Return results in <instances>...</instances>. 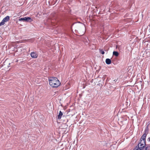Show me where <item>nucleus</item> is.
Here are the masks:
<instances>
[{"label": "nucleus", "instance_id": "1", "mask_svg": "<svg viewBox=\"0 0 150 150\" xmlns=\"http://www.w3.org/2000/svg\"><path fill=\"white\" fill-rule=\"evenodd\" d=\"M48 80L50 85L53 88H57L61 84L59 81L56 77H50L49 78Z\"/></svg>", "mask_w": 150, "mask_h": 150}, {"label": "nucleus", "instance_id": "2", "mask_svg": "<svg viewBox=\"0 0 150 150\" xmlns=\"http://www.w3.org/2000/svg\"><path fill=\"white\" fill-rule=\"evenodd\" d=\"M146 135L144 134L142 136L140 140V142L138 144V148L137 146L134 150H142L146 146Z\"/></svg>", "mask_w": 150, "mask_h": 150}, {"label": "nucleus", "instance_id": "3", "mask_svg": "<svg viewBox=\"0 0 150 150\" xmlns=\"http://www.w3.org/2000/svg\"><path fill=\"white\" fill-rule=\"evenodd\" d=\"M18 21L23 22H30L32 21L31 17H25L23 18H20Z\"/></svg>", "mask_w": 150, "mask_h": 150}, {"label": "nucleus", "instance_id": "4", "mask_svg": "<svg viewBox=\"0 0 150 150\" xmlns=\"http://www.w3.org/2000/svg\"><path fill=\"white\" fill-rule=\"evenodd\" d=\"M62 117V118L63 119V121L68 122V120L67 119H64V118L66 117V116L64 115H63L62 112L61 111H60L59 114L57 116V119L58 120H60L61 119Z\"/></svg>", "mask_w": 150, "mask_h": 150}, {"label": "nucleus", "instance_id": "5", "mask_svg": "<svg viewBox=\"0 0 150 150\" xmlns=\"http://www.w3.org/2000/svg\"><path fill=\"white\" fill-rule=\"evenodd\" d=\"M30 55L32 58L35 59L37 58L38 54L36 52H32L30 54Z\"/></svg>", "mask_w": 150, "mask_h": 150}, {"label": "nucleus", "instance_id": "6", "mask_svg": "<svg viewBox=\"0 0 150 150\" xmlns=\"http://www.w3.org/2000/svg\"><path fill=\"white\" fill-rule=\"evenodd\" d=\"M10 20V17L9 16H7L5 17L3 19V21L5 23L8 21Z\"/></svg>", "mask_w": 150, "mask_h": 150}, {"label": "nucleus", "instance_id": "7", "mask_svg": "<svg viewBox=\"0 0 150 150\" xmlns=\"http://www.w3.org/2000/svg\"><path fill=\"white\" fill-rule=\"evenodd\" d=\"M105 63L108 65H109L111 63V59L109 58H107L105 60Z\"/></svg>", "mask_w": 150, "mask_h": 150}, {"label": "nucleus", "instance_id": "8", "mask_svg": "<svg viewBox=\"0 0 150 150\" xmlns=\"http://www.w3.org/2000/svg\"><path fill=\"white\" fill-rule=\"evenodd\" d=\"M119 55V53L117 51H114L113 52V55L116 57H118Z\"/></svg>", "mask_w": 150, "mask_h": 150}, {"label": "nucleus", "instance_id": "9", "mask_svg": "<svg viewBox=\"0 0 150 150\" xmlns=\"http://www.w3.org/2000/svg\"><path fill=\"white\" fill-rule=\"evenodd\" d=\"M146 145V147L145 146V147L142 150H149L150 146H147V145Z\"/></svg>", "mask_w": 150, "mask_h": 150}, {"label": "nucleus", "instance_id": "10", "mask_svg": "<svg viewBox=\"0 0 150 150\" xmlns=\"http://www.w3.org/2000/svg\"><path fill=\"white\" fill-rule=\"evenodd\" d=\"M100 52L102 54H105L104 51L103 50V49H99Z\"/></svg>", "mask_w": 150, "mask_h": 150}, {"label": "nucleus", "instance_id": "11", "mask_svg": "<svg viewBox=\"0 0 150 150\" xmlns=\"http://www.w3.org/2000/svg\"><path fill=\"white\" fill-rule=\"evenodd\" d=\"M5 23L4 22V21L2 20L0 22V26L3 25Z\"/></svg>", "mask_w": 150, "mask_h": 150}, {"label": "nucleus", "instance_id": "12", "mask_svg": "<svg viewBox=\"0 0 150 150\" xmlns=\"http://www.w3.org/2000/svg\"><path fill=\"white\" fill-rule=\"evenodd\" d=\"M10 63H9V64H8V67H10Z\"/></svg>", "mask_w": 150, "mask_h": 150}, {"label": "nucleus", "instance_id": "13", "mask_svg": "<svg viewBox=\"0 0 150 150\" xmlns=\"http://www.w3.org/2000/svg\"><path fill=\"white\" fill-rule=\"evenodd\" d=\"M73 25H74V24H73L71 25V28H72V26H73Z\"/></svg>", "mask_w": 150, "mask_h": 150}, {"label": "nucleus", "instance_id": "14", "mask_svg": "<svg viewBox=\"0 0 150 150\" xmlns=\"http://www.w3.org/2000/svg\"><path fill=\"white\" fill-rule=\"evenodd\" d=\"M139 82H140V83H141H141H142V81H139Z\"/></svg>", "mask_w": 150, "mask_h": 150}]
</instances>
